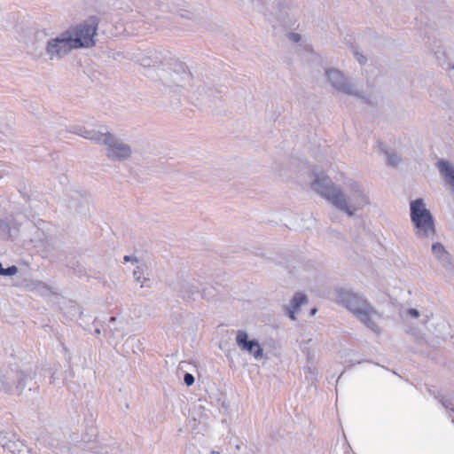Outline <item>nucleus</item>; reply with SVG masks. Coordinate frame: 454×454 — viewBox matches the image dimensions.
<instances>
[{
    "mask_svg": "<svg viewBox=\"0 0 454 454\" xmlns=\"http://www.w3.org/2000/svg\"><path fill=\"white\" fill-rule=\"evenodd\" d=\"M326 77L331 85L343 94L361 97V90L356 84L348 81L340 71L329 69L326 71Z\"/></svg>",
    "mask_w": 454,
    "mask_h": 454,
    "instance_id": "6e6552de",
    "label": "nucleus"
},
{
    "mask_svg": "<svg viewBox=\"0 0 454 454\" xmlns=\"http://www.w3.org/2000/svg\"><path fill=\"white\" fill-rule=\"evenodd\" d=\"M310 188L333 207L348 216H354L371 204L366 187L359 181L347 177L341 185L335 184L321 169L311 171Z\"/></svg>",
    "mask_w": 454,
    "mask_h": 454,
    "instance_id": "f257e3e1",
    "label": "nucleus"
},
{
    "mask_svg": "<svg viewBox=\"0 0 454 454\" xmlns=\"http://www.w3.org/2000/svg\"><path fill=\"white\" fill-rule=\"evenodd\" d=\"M431 252L435 260L444 268L450 278H454V263L445 247L440 242H434L431 246Z\"/></svg>",
    "mask_w": 454,
    "mask_h": 454,
    "instance_id": "9b49d317",
    "label": "nucleus"
},
{
    "mask_svg": "<svg viewBox=\"0 0 454 454\" xmlns=\"http://www.w3.org/2000/svg\"><path fill=\"white\" fill-rule=\"evenodd\" d=\"M306 296L303 294H296L292 301L291 304L286 308L288 316L291 319H295V314L299 311L301 305L306 302Z\"/></svg>",
    "mask_w": 454,
    "mask_h": 454,
    "instance_id": "ddd939ff",
    "label": "nucleus"
},
{
    "mask_svg": "<svg viewBox=\"0 0 454 454\" xmlns=\"http://www.w3.org/2000/svg\"><path fill=\"white\" fill-rule=\"evenodd\" d=\"M17 439V436L12 432H3L0 431V444L12 452H15L16 449L14 448L15 442L14 441Z\"/></svg>",
    "mask_w": 454,
    "mask_h": 454,
    "instance_id": "4468645a",
    "label": "nucleus"
},
{
    "mask_svg": "<svg viewBox=\"0 0 454 454\" xmlns=\"http://www.w3.org/2000/svg\"><path fill=\"white\" fill-rule=\"evenodd\" d=\"M337 301L373 332H380L379 322L381 320V314L363 297L350 290L340 289L337 292Z\"/></svg>",
    "mask_w": 454,
    "mask_h": 454,
    "instance_id": "7ed1b4c3",
    "label": "nucleus"
},
{
    "mask_svg": "<svg viewBox=\"0 0 454 454\" xmlns=\"http://www.w3.org/2000/svg\"><path fill=\"white\" fill-rule=\"evenodd\" d=\"M160 78L167 86L184 87L190 81L191 73L183 63L177 62L164 71Z\"/></svg>",
    "mask_w": 454,
    "mask_h": 454,
    "instance_id": "0eeeda50",
    "label": "nucleus"
},
{
    "mask_svg": "<svg viewBox=\"0 0 454 454\" xmlns=\"http://www.w3.org/2000/svg\"><path fill=\"white\" fill-rule=\"evenodd\" d=\"M9 231L8 224L2 219H0V233H5Z\"/></svg>",
    "mask_w": 454,
    "mask_h": 454,
    "instance_id": "a211bd4d",
    "label": "nucleus"
},
{
    "mask_svg": "<svg viewBox=\"0 0 454 454\" xmlns=\"http://www.w3.org/2000/svg\"><path fill=\"white\" fill-rule=\"evenodd\" d=\"M72 50L74 49L66 31L59 34L57 37L51 39L46 48V51L51 59L60 58Z\"/></svg>",
    "mask_w": 454,
    "mask_h": 454,
    "instance_id": "1a4fd4ad",
    "label": "nucleus"
},
{
    "mask_svg": "<svg viewBox=\"0 0 454 454\" xmlns=\"http://www.w3.org/2000/svg\"><path fill=\"white\" fill-rule=\"evenodd\" d=\"M355 56H356V60L360 64H364L365 62V58L362 54H360L358 52H355Z\"/></svg>",
    "mask_w": 454,
    "mask_h": 454,
    "instance_id": "aec40b11",
    "label": "nucleus"
},
{
    "mask_svg": "<svg viewBox=\"0 0 454 454\" xmlns=\"http://www.w3.org/2000/svg\"><path fill=\"white\" fill-rule=\"evenodd\" d=\"M385 154L387 155V161L390 163V164H395L397 162V160H396V157L395 155H389L387 154V153H385Z\"/></svg>",
    "mask_w": 454,
    "mask_h": 454,
    "instance_id": "412c9836",
    "label": "nucleus"
},
{
    "mask_svg": "<svg viewBox=\"0 0 454 454\" xmlns=\"http://www.w3.org/2000/svg\"><path fill=\"white\" fill-rule=\"evenodd\" d=\"M106 129V127L103 126L99 127L98 129H88L82 126H74L72 128V132L86 139H90L91 141H94L95 143L99 144Z\"/></svg>",
    "mask_w": 454,
    "mask_h": 454,
    "instance_id": "f8f14e48",
    "label": "nucleus"
},
{
    "mask_svg": "<svg viewBox=\"0 0 454 454\" xmlns=\"http://www.w3.org/2000/svg\"><path fill=\"white\" fill-rule=\"evenodd\" d=\"M124 260H125V261H129V256L126 255V256L124 257Z\"/></svg>",
    "mask_w": 454,
    "mask_h": 454,
    "instance_id": "b1692460",
    "label": "nucleus"
},
{
    "mask_svg": "<svg viewBox=\"0 0 454 454\" xmlns=\"http://www.w3.org/2000/svg\"><path fill=\"white\" fill-rule=\"evenodd\" d=\"M317 312V309H312L311 311H310V315L311 316H314Z\"/></svg>",
    "mask_w": 454,
    "mask_h": 454,
    "instance_id": "5701e85b",
    "label": "nucleus"
},
{
    "mask_svg": "<svg viewBox=\"0 0 454 454\" xmlns=\"http://www.w3.org/2000/svg\"><path fill=\"white\" fill-rule=\"evenodd\" d=\"M289 39L294 43H299L301 40V35L299 34L291 33L288 35Z\"/></svg>",
    "mask_w": 454,
    "mask_h": 454,
    "instance_id": "6ab92c4d",
    "label": "nucleus"
},
{
    "mask_svg": "<svg viewBox=\"0 0 454 454\" xmlns=\"http://www.w3.org/2000/svg\"><path fill=\"white\" fill-rule=\"evenodd\" d=\"M194 377L191 373H185L184 377V381L187 386H192L194 383Z\"/></svg>",
    "mask_w": 454,
    "mask_h": 454,
    "instance_id": "f3484780",
    "label": "nucleus"
},
{
    "mask_svg": "<svg viewBox=\"0 0 454 454\" xmlns=\"http://www.w3.org/2000/svg\"><path fill=\"white\" fill-rule=\"evenodd\" d=\"M400 317L406 325V333L418 342H425L431 347L440 345L450 335V326L444 319H434L427 328V333H421L420 326L427 325L432 317L425 309L406 308L402 309Z\"/></svg>",
    "mask_w": 454,
    "mask_h": 454,
    "instance_id": "f03ea898",
    "label": "nucleus"
},
{
    "mask_svg": "<svg viewBox=\"0 0 454 454\" xmlns=\"http://www.w3.org/2000/svg\"><path fill=\"white\" fill-rule=\"evenodd\" d=\"M29 290L30 291H34V292H36L42 295H45L47 294L50 290L48 288L47 286H45L43 283L42 282H35V283H33L31 285V286L29 287Z\"/></svg>",
    "mask_w": 454,
    "mask_h": 454,
    "instance_id": "dca6fc26",
    "label": "nucleus"
},
{
    "mask_svg": "<svg viewBox=\"0 0 454 454\" xmlns=\"http://www.w3.org/2000/svg\"><path fill=\"white\" fill-rule=\"evenodd\" d=\"M96 333H98H98H100L99 329H97V330H96Z\"/></svg>",
    "mask_w": 454,
    "mask_h": 454,
    "instance_id": "393cba45",
    "label": "nucleus"
},
{
    "mask_svg": "<svg viewBox=\"0 0 454 454\" xmlns=\"http://www.w3.org/2000/svg\"><path fill=\"white\" fill-rule=\"evenodd\" d=\"M236 342L240 350L249 353L256 361L263 358V349L260 343L249 339L248 333L245 331H239L236 335Z\"/></svg>",
    "mask_w": 454,
    "mask_h": 454,
    "instance_id": "9d476101",
    "label": "nucleus"
},
{
    "mask_svg": "<svg viewBox=\"0 0 454 454\" xmlns=\"http://www.w3.org/2000/svg\"><path fill=\"white\" fill-rule=\"evenodd\" d=\"M134 277L137 282L140 283V287H148L150 286V279L145 277L140 267L134 270Z\"/></svg>",
    "mask_w": 454,
    "mask_h": 454,
    "instance_id": "2eb2a0df",
    "label": "nucleus"
},
{
    "mask_svg": "<svg viewBox=\"0 0 454 454\" xmlns=\"http://www.w3.org/2000/svg\"><path fill=\"white\" fill-rule=\"evenodd\" d=\"M410 217L414 226V232L419 239H433L435 233L434 219L422 199L410 203Z\"/></svg>",
    "mask_w": 454,
    "mask_h": 454,
    "instance_id": "20e7f679",
    "label": "nucleus"
},
{
    "mask_svg": "<svg viewBox=\"0 0 454 454\" xmlns=\"http://www.w3.org/2000/svg\"><path fill=\"white\" fill-rule=\"evenodd\" d=\"M17 454H28V450L27 449H25V450H18Z\"/></svg>",
    "mask_w": 454,
    "mask_h": 454,
    "instance_id": "4be33fe9",
    "label": "nucleus"
},
{
    "mask_svg": "<svg viewBox=\"0 0 454 454\" xmlns=\"http://www.w3.org/2000/svg\"><path fill=\"white\" fill-rule=\"evenodd\" d=\"M98 26L97 18L90 17L85 21L67 29V35L70 39L74 49L93 47L96 43L95 37Z\"/></svg>",
    "mask_w": 454,
    "mask_h": 454,
    "instance_id": "39448f33",
    "label": "nucleus"
},
{
    "mask_svg": "<svg viewBox=\"0 0 454 454\" xmlns=\"http://www.w3.org/2000/svg\"><path fill=\"white\" fill-rule=\"evenodd\" d=\"M99 145H104L106 146V157L112 160H125L132 154L130 146L114 137L109 131L108 128H106L104 132Z\"/></svg>",
    "mask_w": 454,
    "mask_h": 454,
    "instance_id": "423d86ee",
    "label": "nucleus"
}]
</instances>
